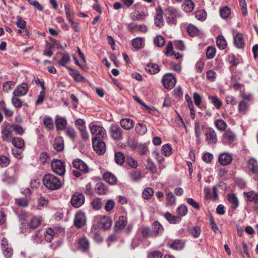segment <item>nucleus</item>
<instances>
[{"instance_id": "obj_1", "label": "nucleus", "mask_w": 258, "mask_h": 258, "mask_svg": "<svg viewBox=\"0 0 258 258\" xmlns=\"http://www.w3.org/2000/svg\"><path fill=\"white\" fill-rule=\"evenodd\" d=\"M43 183L47 189L54 190L60 188L63 182L60 178L49 173L43 176Z\"/></svg>"}, {"instance_id": "obj_17", "label": "nucleus", "mask_w": 258, "mask_h": 258, "mask_svg": "<svg viewBox=\"0 0 258 258\" xmlns=\"http://www.w3.org/2000/svg\"><path fill=\"white\" fill-rule=\"evenodd\" d=\"M128 30L132 33H136L139 31L146 32L147 31V27L145 25H138L134 23H130L127 25Z\"/></svg>"}, {"instance_id": "obj_52", "label": "nucleus", "mask_w": 258, "mask_h": 258, "mask_svg": "<svg viewBox=\"0 0 258 258\" xmlns=\"http://www.w3.org/2000/svg\"><path fill=\"white\" fill-rule=\"evenodd\" d=\"M195 17L198 20L203 21L207 17V13L203 10L197 11L195 13Z\"/></svg>"}, {"instance_id": "obj_54", "label": "nucleus", "mask_w": 258, "mask_h": 258, "mask_svg": "<svg viewBox=\"0 0 258 258\" xmlns=\"http://www.w3.org/2000/svg\"><path fill=\"white\" fill-rule=\"evenodd\" d=\"M154 194L153 189L151 187H147L143 192V197L145 199H150Z\"/></svg>"}, {"instance_id": "obj_18", "label": "nucleus", "mask_w": 258, "mask_h": 258, "mask_svg": "<svg viewBox=\"0 0 258 258\" xmlns=\"http://www.w3.org/2000/svg\"><path fill=\"white\" fill-rule=\"evenodd\" d=\"M247 167L253 174H258V162L254 158L249 159L247 161Z\"/></svg>"}, {"instance_id": "obj_12", "label": "nucleus", "mask_w": 258, "mask_h": 258, "mask_svg": "<svg viewBox=\"0 0 258 258\" xmlns=\"http://www.w3.org/2000/svg\"><path fill=\"white\" fill-rule=\"evenodd\" d=\"M244 195L246 197L247 201L254 203V210L258 212V193L250 191L244 192Z\"/></svg>"}, {"instance_id": "obj_6", "label": "nucleus", "mask_w": 258, "mask_h": 258, "mask_svg": "<svg viewBox=\"0 0 258 258\" xmlns=\"http://www.w3.org/2000/svg\"><path fill=\"white\" fill-rule=\"evenodd\" d=\"M162 83L165 88L171 89L175 86L176 80L171 74L167 73L163 77Z\"/></svg>"}, {"instance_id": "obj_50", "label": "nucleus", "mask_w": 258, "mask_h": 258, "mask_svg": "<svg viewBox=\"0 0 258 258\" xmlns=\"http://www.w3.org/2000/svg\"><path fill=\"white\" fill-rule=\"evenodd\" d=\"M114 159L115 162L118 165H122L124 162L125 157L122 153L120 152H116L115 154Z\"/></svg>"}, {"instance_id": "obj_45", "label": "nucleus", "mask_w": 258, "mask_h": 258, "mask_svg": "<svg viewBox=\"0 0 258 258\" xmlns=\"http://www.w3.org/2000/svg\"><path fill=\"white\" fill-rule=\"evenodd\" d=\"M216 42L218 47L220 49H224L227 45L226 41L222 35L218 36Z\"/></svg>"}, {"instance_id": "obj_31", "label": "nucleus", "mask_w": 258, "mask_h": 258, "mask_svg": "<svg viewBox=\"0 0 258 258\" xmlns=\"http://www.w3.org/2000/svg\"><path fill=\"white\" fill-rule=\"evenodd\" d=\"M139 231L141 232L142 237L144 238L156 236L152 230H151L148 227H142L139 230Z\"/></svg>"}, {"instance_id": "obj_4", "label": "nucleus", "mask_w": 258, "mask_h": 258, "mask_svg": "<svg viewBox=\"0 0 258 258\" xmlns=\"http://www.w3.org/2000/svg\"><path fill=\"white\" fill-rule=\"evenodd\" d=\"M103 139L97 138H92L93 149L99 155H102L106 151V145Z\"/></svg>"}, {"instance_id": "obj_55", "label": "nucleus", "mask_w": 258, "mask_h": 258, "mask_svg": "<svg viewBox=\"0 0 258 258\" xmlns=\"http://www.w3.org/2000/svg\"><path fill=\"white\" fill-rule=\"evenodd\" d=\"M154 42L155 44L159 47H161L163 46L165 44L164 38L161 35H157L154 39Z\"/></svg>"}, {"instance_id": "obj_26", "label": "nucleus", "mask_w": 258, "mask_h": 258, "mask_svg": "<svg viewBox=\"0 0 258 258\" xmlns=\"http://www.w3.org/2000/svg\"><path fill=\"white\" fill-rule=\"evenodd\" d=\"M2 134L3 140L7 142H12L13 138H14L13 137L12 131L8 128H5L2 131Z\"/></svg>"}, {"instance_id": "obj_42", "label": "nucleus", "mask_w": 258, "mask_h": 258, "mask_svg": "<svg viewBox=\"0 0 258 258\" xmlns=\"http://www.w3.org/2000/svg\"><path fill=\"white\" fill-rule=\"evenodd\" d=\"M187 32L190 36L194 37L199 34L200 30L195 26L190 24L187 27Z\"/></svg>"}, {"instance_id": "obj_58", "label": "nucleus", "mask_w": 258, "mask_h": 258, "mask_svg": "<svg viewBox=\"0 0 258 258\" xmlns=\"http://www.w3.org/2000/svg\"><path fill=\"white\" fill-rule=\"evenodd\" d=\"M189 233L192 237L197 238L200 236L201 233V229L198 226L191 227L189 229Z\"/></svg>"}, {"instance_id": "obj_61", "label": "nucleus", "mask_w": 258, "mask_h": 258, "mask_svg": "<svg viewBox=\"0 0 258 258\" xmlns=\"http://www.w3.org/2000/svg\"><path fill=\"white\" fill-rule=\"evenodd\" d=\"M43 124L47 130H51L53 128V121L51 117L45 118L43 120Z\"/></svg>"}, {"instance_id": "obj_27", "label": "nucleus", "mask_w": 258, "mask_h": 258, "mask_svg": "<svg viewBox=\"0 0 258 258\" xmlns=\"http://www.w3.org/2000/svg\"><path fill=\"white\" fill-rule=\"evenodd\" d=\"M228 201L231 205V208L233 210H236L239 206V201L237 197L234 194H229L228 195Z\"/></svg>"}, {"instance_id": "obj_21", "label": "nucleus", "mask_w": 258, "mask_h": 258, "mask_svg": "<svg viewBox=\"0 0 258 258\" xmlns=\"http://www.w3.org/2000/svg\"><path fill=\"white\" fill-rule=\"evenodd\" d=\"M112 220L110 217L104 216L99 220V225L102 228L108 229L111 226Z\"/></svg>"}, {"instance_id": "obj_14", "label": "nucleus", "mask_w": 258, "mask_h": 258, "mask_svg": "<svg viewBox=\"0 0 258 258\" xmlns=\"http://www.w3.org/2000/svg\"><path fill=\"white\" fill-rule=\"evenodd\" d=\"M78 249L82 252H87L88 251L90 247L89 240L86 237H82L78 240Z\"/></svg>"}, {"instance_id": "obj_13", "label": "nucleus", "mask_w": 258, "mask_h": 258, "mask_svg": "<svg viewBox=\"0 0 258 258\" xmlns=\"http://www.w3.org/2000/svg\"><path fill=\"white\" fill-rule=\"evenodd\" d=\"M127 218L124 216L119 217L118 220L116 221L114 229L117 233L120 232L127 225Z\"/></svg>"}, {"instance_id": "obj_40", "label": "nucleus", "mask_w": 258, "mask_h": 258, "mask_svg": "<svg viewBox=\"0 0 258 258\" xmlns=\"http://www.w3.org/2000/svg\"><path fill=\"white\" fill-rule=\"evenodd\" d=\"M135 131L138 134L143 135L147 132V127L145 124L138 123L136 124Z\"/></svg>"}, {"instance_id": "obj_63", "label": "nucleus", "mask_w": 258, "mask_h": 258, "mask_svg": "<svg viewBox=\"0 0 258 258\" xmlns=\"http://www.w3.org/2000/svg\"><path fill=\"white\" fill-rule=\"evenodd\" d=\"M216 50L215 47L208 46L206 51V55L207 58L208 59H212L214 58L216 53Z\"/></svg>"}, {"instance_id": "obj_2", "label": "nucleus", "mask_w": 258, "mask_h": 258, "mask_svg": "<svg viewBox=\"0 0 258 258\" xmlns=\"http://www.w3.org/2000/svg\"><path fill=\"white\" fill-rule=\"evenodd\" d=\"M164 15L167 23L170 25H175L177 23V19L181 16L177 9L170 7L165 10Z\"/></svg>"}, {"instance_id": "obj_7", "label": "nucleus", "mask_w": 258, "mask_h": 258, "mask_svg": "<svg viewBox=\"0 0 258 258\" xmlns=\"http://www.w3.org/2000/svg\"><path fill=\"white\" fill-rule=\"evenodd\" d=\"M110 135L115 141H120L123 138V131L122 129L116 124H111L110 127Z\"/></svg>"}, {"instance_id": "obj_60", "label": "nucleus", "mask_w": 258, "mask_h": 258, "mask_svg": "<svg viewBox=\"0 0 258 258\" xmlns=\"http://www.w3.org/2000/svg\"><path fill=\"white\" fill-rule=\"evenodd\" d=\"M92 206L95 210H99L102 207L103 203L99 198L95 199L91 203Z\"/></svg>"}, {"instance_id": "obj_47", "label": "nucleus", "mask_w": 258, "mask_h": 258, "mask_svg": "<svg viewBox=\"0 0 258 258\" xmlns=\"http://www.w3.org/2000/svg\"><path fill=\"white\" fill-rule=\"evenodd\" d=\"M17 216L18 217L19 220L21 222L22 225L24 226L26 225V224L27 223V219H28V213L25 212H20L17 213Z\"/></svg>"}, {"instance_id": "obj_11", "label": "nucleus", "mask_w": 258, "mask_h": 258, "mask_svg": "<svg viewBox=\"0 0 258 258\" xmlns=\"http://www.w3.org/2000/svg\"><path fill=\"white\" fill-rule=\"evenodd\" d=\"M86 218L85 214L81 211L77 212L74 219V224L78 228L83 227L86 224Z\"/></svg>"}, {"instance_id": "obj_48", "label": "nucleus", "mask_w": 258, "mask_h": 258, "mask_svg": "<svg viewBox=\"0 0 258 258\" xmlns=\"http://www.w3.org/2000/svg\"><path fill=\"white\" fill-rule=\"evenodd\" d=\"M70 60L71 57L68 53H62V57L58 62V63L61 66L64 67Z\"/></svg>"}, {"instance_id": "obj_44", "label": "nucleus", "mask_w": 258, "mask_h": 258, "mask_svg": "<svg viewBox=\"0 0 258 258\" xmlns=\"http://www.w3.org/2000/svg\"><path fill=\"white\" fill-rule=\"evenodd\" d=\"M41 223V219L39 218L34 217L30 219L29 226L30 228L35 229L37 228Z\"/></svg>"}, {"instance_id": "obj_35", "label": "nucleus", "mask_w": 258, "mask_h": 258, "mask_svg": "<svg viewBox=\"0 0 258 258\" xmlns=\"http://www.w3.org/2000/svg\"><path fill=\"white\" fill-rule=\"evenodd\" d=\"M15 205L21 208H26L29 205V200L27 197L18 198L15 200Z\"/></svg>"}, {"instance_id": "obj_20", "label": "nucleus", "mask_w": 258, "mask_h": 258, "mask_svg": "<svg viewBox=\"0 0 258 258\" xmlns=\"http://www.w3.org/2000/svg\"><path fill=\"white\" fill-rule=\"evenodd\" d=\"M232 156L226 153H223L220 155L218 161L220 164L226 166L229 164L232 161Z\"/></svg>"}, {"instance_id": "obj_5", "label": "nucleus", "mask_w": 258, "mask_h": 258, "mask_svg": "<svg viewBox=\"0 0 258 258\" xmlns=\"http://www.w3.org/2000/svg\"><path fill=\"white\" fill-rule=\"evenodd\" d=\"M91 133L95 135L94 138L97 139H104L106 137L105 130L102 126L94 124L92 123L89 124Z\"/></svg>"}, {"instance_id": "obj_8", "label": "nucleus", "mask_w": 258, "mask_h": 258, "mask_svg": "<svg viewBox=\"0 0 258 258\" xmlns=\"http://www.w3.org/2000/svg\"><path fill=\"white\" fill-rule=\"evenodd\" d=\"M85 202V197L82 193L76 192L73 194L71 203L72 205L75 208L80 207Z\"/></svg>"}, {"instance_id": "obj_10", "label": "nucleus", "mask_w": 258, "mask_h": 258, "mask_svg": "<svg viewBox=\"0 0 258 258\" xmlns=\"http://www.w3.org/2000/svg\"><path fill=\"white\" fill-rule=\"evenodd\" d=\"M235 133L230 130H228L223 134L222 141L224 145H230L235 141Z\"/></svg>"}, {"instance_id": "obj_19", "label": "nucleus", "mask_w": 258, "mask_h": 258, "mask_svg": "<svg viewBox=\"0 0 258 258\" xmlns=\"http://www.w3.org/2000/svg\"><path fill=\"white\" fill-rule=\"evenodd\" d=\"M154 21L155 25L159 28H161L164 26V21L163 19V11L161 9L157 10Z\"/></svg>"}, {"instance_id": "obj_43", "label": "nucleus", "mask_w": 258, "mask_h": 258, "mask_svg": "<svg viewBox=\"0 0 258 258\" xmlns=\"http://www.w3.org/2000/svg\"><path fill=\"white\" fill-rule=\"evenodd\" d=\"M170 247L175 250H180L184 247V243L181 240L176 239L170 245Z\"/></svg>"}, {"instance_id": "obj_9", "label": "nucleus", "mask_w": 258, "mask_h": 258, "mask_svg": "<svg viewBox=\"0 0 258 258\" xmlns=\"http://www.w3.org/2000/svg\"><path fill=\"white\" fill-rule=\"evenodd\" d=\"M205 135L208 144H215L217 142V134L213 128L207 127L205 130Z\"/></svg>"}, {"instance_id": "obj_37", "label": "nucleus", "mask_w": 258, "mask_h": 258, "mask_svg": "<svg viewBox=\"0 0 258 258\" xmlns=\"http://www.w3.org/2000/svg\"><path fill=\"white\" fill-rule=\"evenodd\" d=\"M182 7L185 12L189 13L193 10L195 7V5L192 1L186 0L184 1Z\"/></svg>"}, {"instance_id": "obj_56", "label": "nucleus", "mask_w": 258, "mask_h": 258, "mask_svg": "<svg viewBox=\"0 0 258 258\" xmlns=\"http://www.w3.org/2000/svg\"><path fill=\"white\" fill-rule=\"evenodd\" d=\"M187 208L184 205H181L177 209V212L180 217L185 216L187 213Z\"/></svg>"}, {"instance_id": "obj_23", "label": "nucleus", "mask_w": 258, "mask_h": 258, "mask_svg": "<svg viewBox=\"0 0 258 258\" xmlns=\"http://www.w3.org/2000/svg\"><path fill=\"white\" fill-rule=\"evenodd\" d=\"M234 43L238 48H242L244 47V40L242 33L238 32L234 36Z\"/></svg>"}, {"instance_id": "obj_29", "label": "nucleus", "mask_w": 258, "mask_h": 258, "mask_svg": "<svg viewBox=\"0 0 258 258\" xmlns=\"http://www.w3.org/2000/svg\"><path fill=\"white\" fill-rule=\"evenodd\" d=\"M55 124L57 130H62L66 128L67 121L64 117L57 116L55 119Z\"/></svg>"}, {"instance_id": "obj_64", "label": "nucleus", "mask_w": 258, "mask_h": 258, "mask_svg": "<svg viewBox=\"0 0 258 258\" xmlns=\"http://www.w3.org/2000/svg\"><path fill=\"white\" fill-rule=\"evenodd\" d=\"M162 253L158 250H155L148 254L147 258H162Z\"/></svg>"}, {"instance_id": "obj_24", "label": "nucleus", "mask_w": 258, "mask_h": 258, "mask_svg": "<svg viewBox=\"0 0 258 258\" xmlns=\"http://www.w3.org/2000/svg\"><path fill=\"white\" fill-rule=\"evenodd\" d=\"M120 124L121 127L125 130H130L134 126V121L130 118L121 119L120 121Z\"/></svg>"}, {"instance_id": "obj_41", "label": "nucleus", "mask_w": 258, "mask_h": 258, "mask_svg": "<svg viewBox=\"0 0 258 258\" xmlns=\"http://www.w3.org/2000/svg\"><path fill=\"white\" fill-rule=\"evenodd\" d=\"M208 98L216 109H219L221 107L222 102L217 96H209Z\"/></svg>"}, {"instance_id": "obj_62", "label": "nucleus", "mask_w": 258, "mask_h": 258, "mask_svg": "<svg viewBox=\"0 0 258 258\" xmlns=\"http://www.w3.org/2000/svg\"><path fill=\"white\" fill-rule=\"evenodd\" d=\"M65 132L66 135L69 136L71 139L74 140L77 136L76 132L74 128L71 127H68L66 128Z\"/></svg>"}, {"instance_id": "obj_57", "label": "nucleus", "mask_w": 258, "mask_h": 258, "mask_svg": "<svg viewBox=\"0 0 258 258\" xmlns=\"http://www.w3.org/2000/svg\"><path fill=\"white\" fill-rule=\"evenodd\" d=\"M166 199L167 201V205L168 206L173 205L175 203V197L171 192H169L167 194Z\"/></svg>"}, {"instance_id": "obj_32", "label": "nucleus", "mask_w": 258, "mask_h": 258, "mask_svg": "<svg viewBox=\"0 0 258 258\" xmlns=\"http://www.w3.org/2000/svg\"><path fill=\"white\" fill-rule=\"evenodd\" d=\"M12 143L14 146L18 149H24L25 148V142L21 138L14 137Z\"/></svg>"}, {"instance_id": "obj_46", "label": "nucleus", "mask_w": 258, "mask_h": 258, "mask_svg": "<svg viewBox=\"0 0 258 258\" xmlns=\"http://www.w3.org/2000/svg\"><path fill=\"white\" fill-rule=\"evenodd\" d=\"M130 176L132 180L134 181H139L142 178V172L140 170H133L130 172Z\"/></svg>"}, {"instance_id": "obj_15", "label": "nucleus", "mask_w": 258, "mask_h": 258, "mask_svg": "<svg viewBox=\"0 0 258 258\" xmlns=\"http://www.w3.org/2000/svg\"><path fill=\"white\" fill-rule=\"evenodd\" d=\"M28 91V85L26 83H22L18 85L13 92L14 96H23L25 95Z\"/></svg>"}, {"instance_id": "obj_16", "label": "nucleus", "mask_w": 258, "mask_h": 258, "mask_svg": "<svg viewBox=\"0 0 258 258\" xmlns=\"http://www.w3.org/2000/svg\"><path fill=\"white\" fill-rule=\"evenodd\" d=\"M72 165L74 168L81 171L82 172H88V167L87 164L79 159L74 160L73 162Z\"/></svg>"}, {"instance_id": "obj_53", "label": "nucleus", "mask_w": 258, "mask_h": 258, "mask_svg": "<svg viewBox=\"0 0 258 258\" xmlns=\"http://www.w3.org/2000/svg\"><path fill=\"white\" fill-rule=\"evenodd\" d=\"M18 96H14L11 99V101L13 105L16 108H20L22 106V101L21 99L19 98Z\"/></svg>"}, {"instance_id": "obj_36", "label": "nucleus", "mask_w": 258, "mask_h": 258, "mask_svg": "<svg viewBox=\"0 0 258 258\" xmlns=\"http://www.w3.org/2000/svg\"><path fill=\"white\" fill-rule=\"evenodd\" d=\"M146 70L151 74H154L160 71L159 66L156 63H150L146 66Z\"/></svg>"}, {"instance_id": "obj_3", "label": "nucleus", "mask_w": 258, "mask_h": 258, "mask_svg": "<svg viewBox=\"0 0 258 258\" xmlns=\"http://www.w3.org/2000/svg\"><path fill=\"white\" fill-rule=\"evenodd\" d=\"M51 168L56 174L63 176L66 172V166L64 163L60 160L53 159L51 163Z\"/></svg>"}, {"instance_id": "obj_25", "label": "nucleus", "mask_w": 258, "mask_h": 258, "mask_svg": "<svg viewBox=\"0 0 258 258\" xmlns=\"http://www.w3.org/2000/svg\"><path fill=\"white\" fill-rule=\"evenodd\" d=\"M103 176L104 179L110 185H114L117 182L116 177L110 172H105Z\"/></svg>"}, {"instance_id": "obj_33", "label": "nucleus", "mask_w": 258, "mask_h": 258, "mask_svg": "<svg viewBox=\"0 0 258 258\" xmlns=\"http://www.w3.org/2000/svg\"><path fill=\"white\" fill-rule=\"evenodd\" d=\"M164 217L170 224L179 223L181 220V217L179 216H173L169 212L165 213Z\"/></svg>"}, {"instance_id": "obj_30", "label": "nucleus", "mask_w": 258, "mask_h": 258, "mask_svg": "<svg viewBox=\"0 0 258 258\" xmlns=\"http://www.w3.org/2000/svg\"><path fill=\"white\" fill-rule=\"evenodd\" d=\"M152 231L155 236L161 234L164 231L163 226L157 221H154L152 225Z\"/></svg>"}, {"instance_id": "obj_22", "label": "nucleus", "mask_w": 258, "mask_h": 258, "mask_svg": "<svg viewBox=\"0 0 258 258\" xmlns=\"http://www.w3.org/2000/svg\"><path fill=\"white\" fill-rule=\"evenodd\" d=\"M53 147L57 152H60L64 149V142L62 137H57L55 138Z\"/></svg>"}, {"instance_id": "obj_34", "label": "nucleus", "mask_w": 258, "mask_h": 258, "mask_svg": "<svg viewBox=\"0 0 258 258\" xmlns=\"http://www.w3.org/2000/svg\"><path fill=\"white\" fill-rule=\"evenodd\" d=\"M144 38L137 37L132 40L133 46L136 49H140L144 47Z\"/></svg>"}, {"instance_id": "obj_51", "label": "nucleus", "mask_w": 258, "mask_h": 258, "mask_svg": "<svg viewBox=\"0 0 258 258\" xmlns=\"http://www.w3.org/2000/svg\"><path fill=\"white\" fill-rule=\"evenodd\" d=\"M147 16V14L143 12H135L133 15V20L142 21L144 20Z\"/></svg>"}, {"instance_id": "obj_59", "label": "nucleus", "mask_w": 258, "mask_h": 258, "mask_svg": "<svg viewBox=\"0 0 258 258\" xmlns=\"http://www.w3.org/2000/svg\"><path fill=\"white\" fill-rule=\"evenodd\" d=\"M16 84L14 81H8L4 83L3 90L4 91L8 92Z\"/></svg>"}, {"instance_id": "obj_49", "label": "nucleus", "mask_w": 258, "mask_h": 258, "mask_svg": "<svg viewBox=\"0 0 258 258\" xmlns=\"http://www.w3.org/2000/svg\"><path fill=\"white\" fill-rule=\"evenodd\" d=\"M231 14L230 9L227 7L225 6L222 7L220 10V14L221 17L223 19L227 18Z\"/></svg>"}, {"instance_id": "obj_28", "label": "nucleus", "mask_w": 258, "mask_h": 258, "mask_svg": "<svg viewBox=\"0 0 258 258\" xmlns=\"http://www.w3.org/2000/svg\"><path fill=\"white\" fill-rule=\"evenodd\" d=\"M68 69L71 71L70 74L76 82H80L85 81V78L81 75L78 71L74 70L70 67H68Z\"/></svg>"}, {"instance_id": "obj_38", "label": "nucleus", "mask_w": 258, "mask_h": 258, "mask_svg": "<svg viewBox=\"0 0 258 258\" xmlns=\"http://www.w3.org/2000/svg\"><path fill=\"white\" fill-rule=\"evenodd\" d=\"M146 168L152 174L156 173L157 171L156 166L150 158L147 159Z\"/></svg>"}, {"instance_id": "obj_39", "label": "nucleus", "mask_w": 258, "mask_h": 258, "mask_svg": "<svg viewBox=\"0 0 258 258\" xmlns=\"http://www.w3.org/2000/svg\"><path fill=\"white\" fill-rule=\"evenodd\" d=\"M215 125L217 128L221 132L224 131L227 126L226 122L222 119L215 120Z\"/></svg>"}]
</instances>
